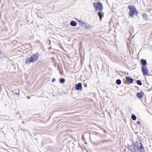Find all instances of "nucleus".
Here are the masks:
<instances>
[{"mask_svg": "<svg viewBox=\"0 0 152 152\" xmlns=\"http://www.w3.org/2000/svg\"><path fill=\"white\" fill-rule=\"evenodd\" d=\"M87 84H85V87H87Z\"/></svg>", "mask_w": 152, "mask_h": 152, "instance_id": "obj_29", "label": "nucleus"}, {"mask_svg": "<svg viewBox=\"0 0 152 152\" xmlns=\"http://www.w3.org/2000/svg\"><path fill=\"white\" fill-rule=\"evenodd\" d=\"M137 84L139 86H141L142 84V82L140 80H137L136 81Z\"/></svg>", "mask_w": 152, "mask_h": 152, "instance_id": "obj_17", "label": "nucleus"}, {"mask_svg": "<svg viewBox=\"0 0 152 152\" xmlns=\"http://www.w3.org/2000/svg\"><path fill=\"white\" fill-rule=\"evenodd\" d=\"M141 70L143 75L148 76V71L147 66H142Z\"/></svg>", "mask_w": 152, "mask_h": 152, "instance_id": "obj_5", "label": "nucleus"}, {"mask_svg": "<svg viewBox=\"0 0 152 152\" xmlns=\"http://www.w3.org/2000/svg\"><path fill=\"white\" fill-rule=\"evenodd\" d=\"M56 79L55 78H53L52 79V82H54L55 80H56Z\"/></svg>", "mask_w": 152, "mask_h": 152, "instance_id": "obj_25", "label": "nucleus"}, {"mask_svg": "<svg viewBox=\"0 0 152 152\" xmlns=\"http://www.w3.org/2000/svg\"><path fill=\"white\" fill-rule=\"evenodd\" d=\"M57 66H58V69H59L60 65H58Z\"/></svg>", "mask_w": 152, "mask_h": 152, "instance_id": "obj_27", "label": "nucleus"}, {"mask_svg": "<svg viewBox=\"0 0 152 152\" xmlns=\"http://www.w3.org/2000/svg\"><path fill=\"white\" fill-rule=\"evenodd\" d=\"M135 14L136 16H137V14H138V11H137V10L136 11V12H135Z\"/></svg>", "mask_w": 152, "mask_h": 152, "instance_id": "obj_24", "label": "nucleus"}, {"mask_svg": "<svg viewBox=\"0 0 152 152\" xmlns=\"http://www.w3.org/2000/svg\"><path fill=\"white\" fill-rule=\"evenodd\" d=\"M108 141L109 140H102V141H101L100 142H101L102 143H104V142H107V141Z\"/></svg>", "mask_w": 152, "mask_h": 152, "instance_id": "obj_21", "label": "nucleus"}, {"mask_svg": "<svg viewBox=\"0 0 152 152\" xmlns=\"http://www.w3.org/2000/svg\"><path fill=\"white\" fill-rule=\"evenodd\" d=\"M22 123L23 124H24V123L23 121V122Z\"/></svg>", "mask_w": 152, "mask_h": 152, "instance_id": "obj_31", "label": "nucleus"}, {"mask_svg": "<svg viewBox=\"0 0 152 152\" xmlns=\"http://www.w3.org/2000/svg\"><path fill=\"white\" fill-rule=\"evenodd\" d=\"M141 63L142 65V66H146L147 64V61L146 60L144 59H141L140 60Z\"/></svg>", "mask_w": 152, "mask_h": 152, "instance_id": "obj_7", "label": "nucleus"}, {"mask_svg": "<svg viewBox=\"0 0 152 152\" xmlns=\"http://www.w3.org/2000/svg\"><path fill=\"white\" fill-rule=\"evenodd\" d=\"M99 142H97L95 143H94V144H95L96 145H99Z\"/></svg>", "mask_w": 152, "mask_h": 152, "instance_id": "obj_22", "label": "nucleus"}, {"mask_svg": "<svg viewBox=\"0 0 152 152\" xmlns=\"http://www.w3.org/2000/svg\"><path fill=\"white\" fill-rule=\"evenodd\" d=\"M39 56V54L38 53L33 54L31 56V58L33 62H34L36 61Z\"/></svg>", "mask_w": 152, "mask_h": 152, "instance_id": "obj_4", "label": "nucleus"}, {"mask_svg": "<svg viewBox=\"0 0 152 152\" xmlns=\"http://www.w3.org/2000/svg\"><path fill=\"white\" fill-rule=\"evenodd\" d=\"M65 79L64 78H61L59 79V82L60 83L63 84L65 82Z\"/></svg>", "mask_w": 152, "mask_h": 152, "instance_id": "obj_14", "label": "nucleus"}, {"mask_svg": "<svg viewBox=\"0 0 152 152\" xmlns=\"http://www.w3.org/2000/svg\"><path fill=\"white\" fill-rule=\"evenodd\" d=\"M142 16L144 19L145 20H147L148 18V16L145 13H144L142 15Z\"/></svg>", "mask_w": 152, "mask_h": 152, "instance_id": "obj_15", "label": "nucleus"}, {"mask_svg": "<svg viewBox=\"0 0 152 152\" xmlns=\"http://www.w3.org/2000/svg\"><path fill=\"white\" fill-rule=\"evenodd\" d=\"M66 114H69V113H66Z\"/></svg>", "mask_w": 152, "mask_h": 152, "instance_id": "obj_32", "label": "nucleus"}, {"mask_svg": "<svg viewBox=\"0 0 152 152\" xmlns=\"http://www.w3.org/2000/svg\"><path fill=\"white\" fill-rule=\"evenodd\" d=\"M55 66H56V64H55V65H54Z\"/></svg>", "mask_w": 152, "mask_h": 152, "instance_id": "obj_30", "label": "nucleus"}, {"mask_svg": "<svg viewBox=\"0 0 152 152\" xmlns=\"http://www.w3.org/2000/svg\"><path fill=\"white\" fill-rule=\"evenodd\" d=\"M127 148L131 152H145L143 145L138 139H136L135 142L131 145H128Z\"/></svg>", "mask_w": 152, "mask_h": 152, "instance_id": "obj_1", "label": "nucleus"}, {"mask_svg": "<svg viewBox=\"0 0 152 152\" xmlns=\"http://www.w3.org/2000/svg\"><path fill=\"white\" fill-rule=\"evenodd\" d=\"M126 79L130 83H133V79L132 78H130L129 77H126Z\"/></svg>", "mask_w": 152, "mask_h": 152, "instance_id": "obj_9", "label": "nucleus"}, {"mask_svg": "<svg viewBox=\"0 0 152 152\" xmlns=\"http://www.w3.org/2000/svg\"><path fill=\"white\" fill-rule=\"evenodd\" d=\"M137 123L138 124H140V122L139 121H138L137 122Z\"/></svg>", "mask_w": 152, "mask_h": 152, "instance_id": "obj_26", "label": "nucleus"}, {"mask_svg": "<svg viewBox=\"0 0 152 152\" xmlns=\"http://www.w3.org/2000/svg\"><path fill=\"white\" fill-rule=\"evenodd\" d=\"M93 4L96 11L100 10L102 11L103 10V7L100 2L94 3Z\"/></svg>", "mask_w": 152, "mask_h": 152, "instance_id": "obj_3", "label": "nucleus"}, {"mask_svg": "<svg viewBox=\"0 0 152 152\" xmlns=\"http://www.w3.org/2000/svg\"><path fill=\"white\" fill-rule=\"evenodd\" d=\"M93 27V26H91L90 25L88 24L87 25H86V28L91 29Z\"/></svg>", "mask_w": 152, "mask_h": 152, "instance_id": "obj_13", "label": "nucleus"}, {"mask_svg": "<svg viewBox=\"0 0 152 152\" xmlns=\"http://www.w3.org/2000/svg\"><path fill=\"white\" fill-rule=\"evenodd\" d=\"M132 119L134 121H135L136 119V115L134 114H132L131 116Z\"/></svg>", "mask_w": 152, "mask_h": 152, "instance_id": "obj_19", "label": "nucleus"}, {"mask_svg": "<svg viewBox=\"0 0 152 152\" xmlns=\"http://www.w3.org/2000/svg\"><path fill=\"white\" fill-rule=\"evenodd\" d=\"M104 13L102 12V11H100V12H99L98 13V15L99 16V19L101 20L102 18L104 16Z\"/></svg>", "mask_w": 152, "mask_h": 152, "instance_id": "obj_10", "label": "nucleus"}, {"mask_svg": "<svg viewBox=\"0 0 152 152\" xmlns=\"http://www.w3.org/2000/svg\"><path fill=\"white\" fill-rule=\"evenodd\" d=\"M77 24V22L74 20H72L70 22V25L72 26H76Z\"/></svg>", "mask_w": 152, "mask_h": 152, "instance_id": "obj_12", "label": "nucleus"}, {"mask_svg": "<svg viewBox=\"0 0 152 152\" xmlns=\"http://www.w3.org/2000/svg\"><path fill=\"white\" fill-rule=\"evenodd\" d=\"M19 90H18L17 91H15V94H17V95H18L19 94Z\"/></svg>", "mask_w": 152, "mask_h": 152, "instance_id": "obj_20", "label": "nucleus"}, {"mask_svg": "<svg viewBox=\"0 0 152 152\" xmlns=\"http://www.w3.org/2000/svg\"><path fill=\"white\" fill-rule=\"evenodd\" d=\"M31 57L27 58L26 59L25 63L26 64H30L31 63H33Z\"/></svg>", "mask_w": 152, "mask_h": 152, "instance_id": "obj_8", "label": "nucleus"}, {"mask_svg": "<svg viewBox=\"0 0 152 152\" xmlns=\"http://www.w3.org/2000/svg\"><path fill=\"white\" fill-rule=\"evenodd\" d=\"M128 9L129 10V16L132 18H133L134 15L135 14V12L136 10L134 6L133 5H129L128 6Z\"/></svg>", "mask_w": 152, "mask_h": 152, "instance_id": "obj_2", "label": "nucleus"}, {"mask_svg": "<svg viewBox=\"0 0 152 152\" xmlns=\"http://www.w3.org/2000/svg\"><path fill=\"white\" fill-rule=\"evenodd\" d=\"M144 94L141 91L140 93H137V96L140 98H141L143 96V95Z\"/></svg>", "mask_w": 152, "mask_h": 152, "instance_id": "obj_11", "label": "nucleus"}, {"mask_svg": "<svg viewBox=\"0 0 152 152\" xmlns=\"http://www.w3.org/2000/svg\"><path fill=\"white\" fill-rule=\"evenodd\" d=\"M75 88L76 90H81L82 89V85L81 83H79L75 85Z\"/></svg>", "mask_w": 152, "mask_h": 152, "instance_id": "obj_6", "label": "nucleus"}, {"mask_svg": "<svg viewBox=\"0 0 152 152\" xmlns=\"http://www.w3.org/2000/svg\"><path fill=\"white\" fill-rule=\"evenodd\" d=\"M80 25L83 28H86V25L83 22H81V23H80Z\"/></svg>", "mask_w": 152, "mask_h": 152, "instance_id": "obj_16", "label": "nucleus"}, {"mask_svg": "<svg viewBox=\"0 0 152 152\" xmlns=\"http://www.w3.org/2000/svg\"><path fill=\"white\" fill-rule=\"evenodd\" d=\"M77 21H78V22H79L80 23H81V22L82 23H83V20H80L79 21L77 20Z\"/></svg>", "mask_w": 152, "mask_h": 152, "instance_id": "obj_23", "label": "nucleus"}, {"mask_svg": "<svg viewBox=\"0 0 152 152\" xmlns=\"http://www.w3.org/2000/svg\"><path fill=\"white\" fill-rule=\"evenodd\" d=\"M116 83L117 85H120L121 83V80L120 79H118L116 80Z\"/></svg>", "mask_w": 152, "mask_h": 152, "instance_id": "obj_18", "label": "nucleus"}, {"mask_svg": "<svg viewBox=\"0 0 152 152\" xmlns=\"http://www.w3.org/2000/svg\"><path fill=\"white\" fill-rule=\"evenodd\" d=\"M27 98L28 99H30V97L29 96H28L27 97Z\"/></svg>", "mask_w": 152, "mask_h": 152, "instance_id": "obj_28", "label": "nucleus"}]
</instances>
